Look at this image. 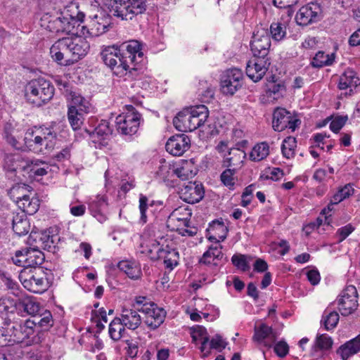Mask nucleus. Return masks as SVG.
<instances>
[{"label":"nucleus","mask_w":360,"mask_h":360,"mask_svg":"<svg viewBox=\"0 0 360 360\" xmlns=\"http://www.w3.org/2000/svg\"><path fill=\"white\" fill-rule=\"evenodd\" d=\"M19 303L25 311L33 317L40 311V306L36 299L30 296H25L19 298Z\"/></svg>","instance_id":"4c0bfd02"},{"label":"nucleus","mask_w":360,"mask_h":360,"mask_svg":"<svg viewBox=\"0 0 360 360\" xmlns=\"http://www.w3.org/2000/svg\"><path fill=\"white\" fill-rule=\"evenodd\" d=\"M334 54H326L323 51H319L314 57L311 65L315 68H322L330 65L334 61Z\"/></svg>","instance_id":"37998d69"},{"label":"nucleus","mask_w":360,"mask_h":360,"mask_svg":"<svg viewBox=\"0 0 360 360\" xmlns=\"http://www.w3.org/2000/svg\"><path fill=\"white\" fill-rule=\"evenodd\" d=\"M271 37L275 41L282 40L286 35V27L283 23L272 22L270 26Z\"/></svg>","instance_id":"3c124183"},{"label":"nucleus","mask_w":360,"mask_h":360,"mask_svg":"<svg viewBox=\"0 0 360 360\" xmlns=\"http://www.w3.org/2000/svg\"><path fill=\"white\" fill-rule=\"evenodd\" d=\"M300 124V120L285 108H277L273 113L272 127L275 131H282L288 128L294 131Z\"/></svg>","instance_id":"9d476101"},{"label":"nucleus","mask_w":360,"mask_h":360,"mask_svg":"<svg viewBox=\"0 0 360 360\" xmlns=\"http://www.w3.org/2000/svg\"><path fill=\"white\" fill-rule=\"evenodd\" d=\"M174 174L182 181L189 180L197 174V169L192 160H182L174 169Z\"/></svg>","instance_id":"c85d7f7f"},{"label":"nucleus","mask_w":360,"mask_h":360,"mask_svg":"<svg viewBox=\"0 0 360 360\" xmlns=\"http://www.w3.org/2000/svg\"><path fill=\"white\" fill-rule=\"evenodd\" d=\"M160 227L156 224L147 226L143 234L148 237H153L157 243V259H163L167 268L172 269L178 264L179 252L171 248L169 244L165 245V236L160 233Z\"/></svg>","instance_id":"7ed1b4c3"},{"label":"nucleus","mask_w":360,"mask_h":360,"mask_svg":"<svg viewBox=\"0 0 360 360\" xmlns=\"http://www.w3.org/2000/svg\"><path fill=\"white\" fill-rule=\"evenodd\" d=\"M30 186L26 184H18L13 186L10 191L9 195L11 198L18 204V200L24 198L23 195H28L27 193L30 192Z\"/></svg>","instance_id":"8fccbe9b"},{"label":"nucleus","mask_w":360,"mask_h":360,"mask_svg":"<svg viewBox=\"0 0 360 360\" xmlns=\"http://www.w3.org/2000/svg\"><path fill=\"white\" fill-rule=\"evenodd\" d=\"M140 119L141 115L133 105H126V111L116 117L117 129L122 134L132 135L138 131Z\"/></svg>","instance_id":"6e6552de"},{"label":"nucleus","mask_w":360,"mask_h":360,"mask_svg":"<svg viewBox=\"0 0 360 360\" xmlns=\"http://www.w3.org/2000/svg\"><path fill=\"white\" fill-rule=\"evenodd\" d=\"M71 101L69 108H74L76 111L87 112L89 108V101L79 94L75 91H70Z\"/></svg>","instance_id":"c9c22d12"},{"label":"nucleus","mask_w":360,"mask_h":360,"mask_svg":"<svg viewBox=\"0 0 360 360\" xmlns=\"http://www.w3.org/2000/svg\"><path fill=\"white\" fill-rule=\"evenodd\" d=\"M209 116L207 108L200 105L186 108L179 112L174 117L173 123L180 131H193L202 127Z\"/></svg>","instance_id":"f03ea898"},{"label":"nucleus","mask_w":360,"mask_h":360,"mask_svg":"<svg viewBox=\"0 0 360 360\" xmlns=\"http://www.w3.org/2000/svg\"><path fill=\"white\" fill-rule=\"evenodd\" d=\"M84 112H83L76 111L74 108H68V120L74 130L79 129L82 124L84 120Z\"/></svg>","instance_id":"49530a36"},{"label":"nucleus","mask_w":360,"mask_h":360,"mask_svg":"<svg viewBox=\"0 0 360 360\" xmlns=\"http://www.w3.org/2000/svg\"><path fill=\"white\" fill-rule=\"evenodd\" d=\"M354 193V189L352 184H348L341 187L338 191L332 196L333 203H340L345 199L352 195Z\"/></svg>","instance_id":"a18cd8bd"},{"label":"nucleus","mask_w":360,"mask_h":360,"mask_svg":"<svg viewBox=\"0 0 360 360\" xmlns=\"http://www.w3.org/2000/svg\"><path fill=\"white\" fill-rule=\"evenodd\" d=\"M354 230V228L351 224H347L338 229L336 236L338 238V241H343L350 233Z\"/></svg>","instance_id":"69168bd1"},{"label":"nucleus","mask_w":360,"mask_h":360,"mask_svg":"<svg viewBox=\"0 0 360 360\" xmlns=\"http://www.w3.org/2000/svg\"><path fill=\"white\" fill-rule=\"evenodd\" d=\"M8 330L10 345L22 343L34 335V328L30 320L23 323H15Z\"/></svg>","instance_id":"aec40b11"},{"label":"nucleus","mask_w":360,"mask_h":360,"mask_svg":"<svg viewBox=\"0 0 360 360\" xmlns=\"http://www.w3.org/2000/svg\"><path fill=\"white\" fill-rule=\"evenodd\" d=\"M339 314L336 311H325L321 319L326 330H330L336 327L339 321Z\"/></svg>","instance_id":"c03bdc74"},{"label":"nucleus","mask_w":360,"mask_h":360,"mask_svg":"<svg viewBox=\"0 0 360 360\" xmlns=\"http://www.w3.org/2000/svg\"><path fill=\"white\" fill-rule=\"evenodd\" d=\"M248 258V257L244 255H234L231 258V262L235 266L243 271H246L250 269Z\"/></svg>","instance_id":"5fc2aeb1"},{"label":"nucleus","mask_w":360,"mask_h":360,"mask_svg":"<svg viewBox=\"0 0 360 360\" xmlns=\"http://www.w3.org/2000/svg\"><path fill=\"white\" fill-rule=\"evenodd\" d=\"M101 58L105 65L109 67L113 73L122 77L127 73L129 69L135 70L127 64L126 59H123L121 49L116 46H109L103 48L101 53Z\"/></svg>","instance_id":"423d86ee"},{"label":"nucleus","mask_w":360,"mask_h":360,"mask_svg":"<svg viewBox=\"0 0 360 360\" xmlns=\"http://www.w3.org/2000/svg\"><path fill=\"white\" fill-rule=\"evenodd\" d=\"M274 352L278 356L283 357L288 352V345L285 342L280 341L274 346Z\"/></svg>","instance_id":"338daca9"},{"label":"nucleus","mask_w":360,"mask_h":360,"mask_svg":"<svg viewBox=\"0 0 360 360\" xmlns=\"http://www.w3.org/2000/svg\"><path fill=\"white\" fill-rule=\"evenodd\" d=\"M68 39L72 65L86 56L90 46L83 35L69 37Z\"/></svg>","instance_id":"6ab92c4d"},{"label":"nucleus","mask_w":360,"mask_h":360,"mask_svg":"<svg viewBox=\"0 0 360 360\" xmlns=\"http://www.w3.org/2000/svg\"><path fill=\"white\" fill-rule=\"evenodd\" d=\"M333 340L330 336L326 334L318 335L316 336L314 345L313 346L314 352H316L318 349L326 350L332 347Z\"/></svg>","instance_id":"de8ad7c7"},{"label":"nucleus","mask_w":360,"mask_h":360,"mask_svg":"<svg viewBox=\"0 0 360 360\" xmlns=\"http://www.w3.org/2000/svg\"><path fill=\"white\" fill-rule=\"evenodd\" d=\"M44 259V255L38 248H25L15 252L12 257L13 262L24 269H31L38 268Z\"/></svg>","instance_id":"1a4fd4ad"},{"label":"nucleus","mask_w":360,"mask_h":360,"mask_svg":"<svg viewBox=\"0 0 360 360\" xmlns=\"http://www.w3.org/2000/svg\"><path fill=\"white\" fill-rule=\"evenodd\" d=\"M360 84V79L357 76L356 72L352 69H347L344 73L340 77L338 88L341 90L349 89V95L353 92V89H355Z\"/></svg>","instance_id":"cd10ccee"},{"label":"nucleus","mask_w":360,"mask_h":360,"mask_svg":"<svg viewBox=\"0 0 360 360\" xmlns=\"http://www.w3.org/2000/svg\"><path fill=\"white\" fill-rule=\"evenodd\" d=\"M49 167L47 165H46L44 162H39L38 160H36L34 163L33 161H32V165L30 168V172H32L33 174H34L37 176H44L47 173V169Z\"/></svg>","instance_id":"bf43d9fd"},{"label":"nucleus","mask_w":360,"mask_h":360,"mask_svg":"<svg viewBox=\"0 0 360 360\" xmlns=\"http://www.w3.org/2000/svg\"><path fill=\"white\" fill-rule=\"evenodd\" d=\"M190 148V139L184 134L170 137L166 143V150L174 156H180Z\"/></svg>","instance_id":"5701e85b"},{"label":"nucleus","mask_w":360,"mask_h":360,"mask_svg":"<svg viewBox=\"0 0 360 360\" xmlns=\"http://www.w3.org/2000/svg\"><path fill=\"white\" fill-rule=\"evenodd\" d=\"M119 269L131 279H138L141 276L140 264L134 260H122L118 263Z\"/></svg>","instance_id":"2f4dec72"},{"label":"nucleus","mask_w":360,"mask_h":360,"mask_svg":"<svg viewBox=\"0 0 360 360\" xmlns=\"http://www.w3.org/2000/svg\"><path fill=\"white\" fill-rule=\"evenodd\" d=\"M108 5L113 15L126 20L142 14L146 9L145 0H109Z\"/></svg>","instance_id":"39448f33"},{"label":"nucleus","mask_w":360,"mask_h":360,"mask_svg":"<svg viewBox=\"0 0 360 360\" xmlns=\"http://www.w3.org/2000/svg\"><path fill=\"white\" fill-rule=\"evenodd\" d=\"M13 230L18 236L27 234L30 230V223L25 214H17L13 218Z\"/></svg>","instance_id":"f704fd0d"},{"label":"nucleus","mask_w":360,"mask_h":360,"mask_svg":"<svg viewBox=\"0 0 360 360\" xmlns=\"http://www.w3.org/2000/svg\"><path fill=\"white\" fill-rule=\"evenodd\" d=\"M269 58L254 57L250 60L246 65V75L254 82L261 80L270 65Z\"/></svg>","instance_id":"a211bd4d"},{"label":"nucleus","mask_w":360,"mask_h":360,"mask_svg":"<svg viewBox=\"0 0 360 360\" xmlns=\"http://www.w3.org/2000/svg\"><path fill=\"white\" fill-rule=\"evenodd\" d=\"M347 120V116L335 117L330 124V129L334 133H338Z\"/></svg>","instance_id":"680f3d73"},{"label":"nucleus","mask_w":360,"mask_h":360,"mask_svg":"<svg viewBox=\"0 0 360 360\" xmlns=\"http://www.w3.org/2000/svg\"><path fill=\"white\" fill-rule=\"evenodd\" d=\"M37 242V239L39 242L41 243V245L46 248H51L53 243V236H50L49 233L46 231H42L39 233H31L30 236V240L32 239Z\"/></svg>","instance_id":"864d4df0"},{"label":"nucleus","mask_w":360,"mask_h":360,"mask_svg":"<svg viewBox=\"0 0 360 360\" xmlns=\"http://www.w3.org/2000/svg\"><path fill=\"white\" fill-rule=\"evenodd\" d=\"M179 195L184 201L194 204L198 202L203 198L204 190L202 184L189 181L182 186Z\"/></svg>","instance_id":"4be33fe9"},{"label":"nucleus","mask_w":360,"mask_h":360,"mask_svg":"<svg viewBox=\"0 0 360 360\" xmlns=\"http://www.w3.org/2000/svg\"><path fill=\"white\" fill-rule=\"evenodd\" d=\"M243 75L238 68L227 70L221 79V89L224 94L233 95L243 84Z\"/></svg>","instance_id":"f8f14e48"},{"label":"nucleus","mask_w":360,"mask_h":360,"mask_svg":"<svg viewBox=\"0 0 360 360\" xmlns=\"http://www.w3.org/2000/svg\"><path fill=\"white\" fill-rule=\"evenodd\" d=\"M236 168H228L221 174V180L222 183L230 188L234 186L233 175L236 173Z\"/></svg>","instance_id":"6e6d98bb"},{"label":"nucleus","mask_w":360,"mask_h":360,"mask_svg":"<svg viewBox=\"0 0 360 360\" xmlns=\"http://www.w3.org/2000/svg\"><path fill=\"white\" fill-rule=\"evenodd\" d=\"M15 309L16 302L13 299L7 297L0 299V316L13 313Z\"/></svg>","instance_id":"09e8293b"},{"label":"nucleus","mask_w":360,"mask_h":360,"mask_svg":"<svg viewBox=\"0 0 360 360\" xmlns=\"http://www.w3.org/2000/svg\"><path fill=\"white\" fill-rule=\"evenodd\" d=\"M56 127H34L27 129L23 139L25 146L35 153H44L52 150L56 142Z\"/></svg>","instance_id":"f257e3e1"},{"label":"nucleus","mask_w":360,"mask_h":360,"mask_svg":"<svg viewBox=\"0 0 360 360\" xmlns=\"http://www.w3.org/2000/svg\"><path fill=\"white\" fill-rule=\"evenodd\" d=\"M50 55L52 59L59 65H71V56L68 37H63L56 41L50 48Z\"/></svg>","instance_id":"f3484780"},{"label":"nucleus","mask_w":360,"mask_h":360,"mask_svg":"<svg viewBox=\"0 0 360 360\" xmlns=\"http://www.w3.org/2000/svg\"><path fill=\"white\" fill-rule=\"evenodd\" d=\"M210 349H214L219 352H221L224 349H225L226 346V342L222 339V338L216 335L212 340L210 341Z\"/></svg>","instance_id":"0e129e2a"},{"label":"nucleus","mask_w":360,"mask_h":360,"mask_svg":"<svg viewBox=\"0 0 360 360\" xmlns=\"http://www.w3.org/2000/svg\"><path fill=\"white\" fill-rule=\"evenodd\" d=\"M295 147L296 141L295 138L288 137L284 139L281 146V151L283 156L288 159L294 157Z\"/></svg>","instance_id":"603ef678"},{"label":"nucleus","mask_w":360,"mask_h":360,"mask_svg":"<svg viewBox=\"0 0 360 360\" xmlns=\"http://www.w3.org/2000/svg\"><path fill=\"white\" fill-rule=\"evenodd\" d=\"M24 198L18 200V207L22 211V214L30 215L37 212L39 207V200L37 198H32L29 195H23Z\"/></svg>","instance_id":"72a5a7b5"},{"label":"nucleus","mask_w":360,"mask_h":360,"mask_svg":"<svg viewBox=\"0 0 360 360\" xmlns=\"http://www.w3.org/2000/svg\"><path fill=\"white\" fill-rule=\"evenodd\" d=\"M360 352V334L355 338L347 342L338 350L342 360H347L349 356Z\"/></svg>","instance_id":"473e14b6"},{"label":"nucleus","mask_w":360,"mask_h":360,"mask_svg":"<svg viewBox=\"0 0 360 360\" xmlns=\"http://www.w3.org/2000/svg\"><path fill=\"white\" fill-rule=\"evenodd\" d=\"M122 55L123 59H126L127 64L135 65L143 60V53L141 50V44L139 41L131 40L122 44Z\"/></svg>","instance_id":"412c9836"},{"label":"nucleus","mask_w":360,"mask_h":360,"mask_svg":"<svg viewBox=\"0 0 360 360\" xmlns=\"http://www.w3.org/2000/svg\"><path fill=\"white\" fill-rule=\"evenodd\" d=\"M30 321L32 323V328L36 325H39L44 329L51 326L53 323L51 313L47 310H44L41 314L38 313Z\"/></svg>","instance_id":"58836bf2"},{"label":"nucleus","mask_w":360,"mask_h":360,"mask_svg":"<svg viewBox=\"0 0 360 360\" xmlns=\"http://www.w3.org/2000/svg\"><path fill=\"white\" fill-rule=\"evenodd\" d=\"M221 250L222 245L218 242L210 245L200 259V263L207 265H217L224 256Z\"/></svg>","instance_id":"bb28decb"},{"label":"nucleus","mask_w":360,"mask_h":360,"mask_svg":"<svg viewBox=\"0 0 360 360\" xmlns=\"http://www.w3.org/2000/svg\"><path fill=\"white\" fill-rule=\"evenodd\" d=\"M285 91V86L283 84L271 83L268 86L267 94L269 96L277 98L283 91Z\"/></svg>","instance_id":"e2e57ef3"},{"label":"nucleus","mask_w":360,"mask_h":360,"mask_svg":"<svg viewBox=\"0 0 360 360\" xmlns=\"http://www.w3.org/2000/svg\"><path fill=\"white\" fill-rule=\"evenodd\" d=\"M110 25V20L108 17L95 15L91 18L87 26L84 25L81 27L79 32L84 37H98L107 32Z\"/></svg>","instance_id":"4468645a"},{"label":"nucleus","mask_w":360,"mask_h":360,"mask_svg":"<svg viewBox=\"0 0 360 360\" xmlns=\"http://www.w3.org/2000/svg\"><path fill=\"white\" fill-rule=\"evenodd\" d=\"M11 125L6 124L4 128V137L6 140V141L11 144L13 148L16 149H20L21 148V146L19 143V141L15 138L14 134V131H9L8 129H10Z\"/></svg>","instance_id":"13d9d810"},{"label":"nucleus","mask_w":360,"mask_h":360,"mask_svg":"<svg viewBox=\"0 0 360 360\" xmlns=\"http://www.w3.org/2000/svg\"><path fill=\"white\" fill-rule=\"evenodd\" d=\"M252 339L258 343H264L265 346L271 347V344L276 341V335L271 327L265 323H262L259 326L255 327Z\"/></svg>","instance_id":"393cba45"},{"label":"nucleus","mask_w":360,"mask_h":360,"mask_svg":"<svg viewBox=\"0 0 360 360\" xmlns=\"http://www.w3.org/2000/svg\"><path fill=\"white\" fill-rule=\"evenodd\" d=\"M54 87L49 81L40 77L29 82L25 88V96L28 102L41 106L53 96Z\"/></svg>","instance_id":"20e7f679"},{"label":"nucleus","mask_w":360,"mask_h":360,"mask_svg":"<svg viewBox=\"0 0 360 360\" xmlns=\"http://www.w3.org/2000/svg\"><path fill=\"white\" fill-rule=\"evenodd\" d=\"M141 312L144 315L143 323L150 329L155 330L164 322L166 311L155 303L143 305Z\"/></svg>","instance_id":"ddd939ff"},{"label":"nucleus","mask_w":360,"mask_h":360,"mask_svg":"<svg viewBox=\"0 0 360 360\" xmlns=\"http://www.w3.org/2000/svg\"><path fill=\"white\" fill-rule=\"evenodd\" d=\"M148 198L142 194L139 197L140 221L145 224L147 221L146 211L148 210Z\"/></svg>","instance_id":"052dcab7"},{"label":"nucleus","mask_w":360,"mask_h":360,"mask_svg":"<svg viewBox=\"0 0 360 360\" xmlns=\"http://www.w3.org/2000/svg\"><path fill=\"white\" fill-rule=\"evenodd\" d=\"M322 15V8L319 4L311 2L300 8L295 19L300 25L306 26L319 20Z\"/></svg>","instance_id":"dca6fc26"},{"label":"nucleus","mask_w":360,"mask_h":360,"mask_svg":"<svg viewBox=\"0 0 360 360\" xmlns=\"http://www.w3.org/2000/svg\"><path fill=\"white\" fill-rule=\"evenodd\" d=\"M191 217V212L190 210L179 207L175 209L169 216L167 219V226L176 229L178 224L181 226L189 227L190 218Z\"/></svg>","instance_id":"b1692460"},{"label":"nucleus","mask_w":360,"mask_h":360,"mask_svg":"<svg viewBox=\"0 0 360 360\" xmlns=\"http://www.w3.org/2000/svg\"><path fill=\"white\" fill-rule=\"evenodd\" d=\"M245 158L246 153L244 150L239 148H231L225 157L223 165L226 167H233V168L237 169L241 167Z\"/></svg>","instance_id":"c756f323"},{"label":"nucleus","mask_w":360,"mask_h":360,"mask_svg":"<svg viewBox=\"0 0 360 360\" xmlns=\"http://www.w3.org/2000/svg\"><path fill=\"white\" fill-rule=\"evenodd\" d=\"M19 278L25 288L34 293H41L47 288L44 272L41 268L23 269Z\"/></svg>","instance_id":"0eeeda50"},{"label":"nucleus","mask_w":360,"mask_h":360,"mask_svg":"<svg viewBox=\"0 0 360 360\" xmlns=\"http://www.w3.org/2000/svg\"><path fill=\"white\" fill-rule=\"evenodd\" d=\"M176 231L183 236H193L197 233L195 228L188 229L186 226H181V224L176 226Z\"/></svg>","instance_id":"774afa93"},{"label":"nucleus","mask_w":360,"mask_h":360,"mask_svg":"<svg viewBox=\"0 0 360 360\" xmlns=\"http://www.w3.org/2000/svg\"><path fill=\"white\" fill-rule=\"evenodd\" d=\"M107 207L108 200L105 195H97L89 200V207L92 215H96L98 211L105 210Z\"/></svg>","instance_id":"a19ab883"},{"label":"nucleus","mask_w":360,"mask_h":360,"mask_svg":"<svg viewBox=\"0 0 360 360\" xmlns=\"http://www.w3.org/2000/svg\"><path fill=\"white\" fill-rule=\"evenodd\" d=\"M125 333L124 326L120 318H115L109 326V335L110 338L117 341L120 340Z\"/></svg>","instance_id":"79ce46f5"},{"label":"nucleus","mask_w":360,"mask_h":360,"mask_svg":"<svg viewBox=\"0 0 360 360\" xmlns=\"http://www.w3.org/2000/svg\"><path fill=\"white\" fill-rule=\"evenodd\" d=\"M139 312V311L134 309H122L120 319L124 327L134 330L141 326L142 318Z\"/></svg>","instance_id":"a878e982"},{"label":"nucleus","mask_w":360,"mask_h":360,"mask_svg":"<svg viewBox=\"0 0 360 360\" xmlns=\"http://www.w3.org/2000/svg\"><path fill=\"white\" fill-rule=\"evenodd\" d=\"M270 46L271 40L266 30H257L254 33L250 42L251 51L254 57L269 58Z\"/></svg>","instance_id":"2eb2a0df"},{"label":"nucleus","mask_w":360,"mask_h":360,"mask_svg":"<svg viewBox=\"0 0 360 360\" xmlns=\"http://www.w3.org/2000/svg\"><path fill=\"white\" fill-rule=\"evenodd\" d=\"M171 169V165L165 160H161L156 175L162 180L165 181L168 177Z\"/></svg>","instance_id":"4d7b16f0"},{"label":"nucleus","mask_w":360,"mask_h":360,"mask_svg":"<svg viewBox=\"0 0 360 360\" xmlns=\"http://www.w3.org/2000/svg\"><path fill=\"white\" fill-rule=\"evenodd\" d=\"M269 154V146L266 142L256 144L250 153V159L254 162L264 160Z\"/></svg>","instance_id":"e433bc0d"},{"label":"nucleus","mask_w":360,"mask_h":360,"mask_svg":"<svg viewBox=\"0 0 360 360\" xmlns=\"http://www.w3.org/2000/svg\"><path fill=\"white\" fill-rule=\"evenodd\" d=\"M358 293L354 285H347L337 299L338 309L342 316L352 314L358 307Z\"/></svg>","instance_id":"9b49d317"},{"label":"nucleus","mask_w":360,"mask_h":360,"mask_svg":"<svg viewBox=\"0 0 360 360\" xmlns=\"http://www.w3.org/2000/svg\"><path fill=\"white\" fill-rule=\"evenodd\" d=\"M112 131L110 124L106 120H101L93 131H87L91 136L94 142H100L101 144H103V141L108 139L112 134Z\"/></svg>","instance_id":"7c9ffc66"},{"label":"nucleus","mask_w":360,"mask_h":360,"mask_svg":"<svg viewBox=\"0 0 360 360\" xmlns=\"http://www.w3.org/2000/svg\"><path fill=\"white\" fill-rule=\"evenodd\" d=\"M84 13L78 11L76 16L71 15V20H68V25H70V32H65L67 34H70L75 36L82 35L81 32V27L84 26L82 25Z\"/></svg>","instance_id":"ea45409f"}]
</instances>
